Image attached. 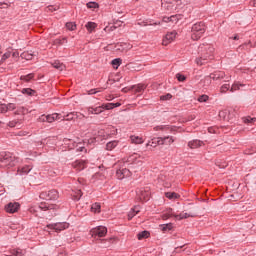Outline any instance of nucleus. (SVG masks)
Returning <instances> with one entry per match:
<instances>
[{
	"mask_svg": "<svg viewBox=\"0 0 256 256\" xmlns=\"http://www.w3.org/2000/svg\"><path fill=\"white\" fill-rule=\"evenodd\" d=\"M213 53H215V47L209 43L200 44L198 47L199 57L196 59L197 65H205L213 59Z\"/></svg>",
	"mask_w": 256,
	"mask_h": 256,
	"instance_id": "f257e3e1",
	"label": "nucleus"
},
{
	"mask_svg": "<svg viewBox=\"0 0 256 256\" xmlns=\"http://www.w3.org/2000/svg\"><path fill=\"white\" fill-rule=\"evenodd\" d=\"M205 34V24L203 22H198L192 26L191 29V39L193 41H199L201 37Z\"/></svg>",
	"mask_w": 256,
	"mask_h": 256,
	"instance_id": "f03ea898",
	"label": "nucleus"
},
{
	"mask_svg": "<svg viewBox=\"0 0 256 256\" xmlns=\"http://www.w3.org/2000/svg\"><path fill=\"white\" fill-rule=\"evenodd\" d=\"M40 198L46 201H55L59 199V192L57 190H49L40 193Z\"/></svg>",
	"mask_w": 256,
	"mask_h": 256,
	"instance_id": "7ed1b4c3",
	"label": "nucleus"
},
{
	"mask_svg": "<svg viewBox=\"0 0 256 256\" xmlns=\"http://www.w3.org/2000/svg\"><path fill=\"white\" fill-rule=\"evenodd\" d=\"M46 229H52L56 231V233H60V231H65V229H69V223L67 222H59L54 224H48Z\"/></svg>",
	"mask_w": 256,
	"mask_h": 256,
	"instance_id": "20e7f679",
	"label": "nucleus"
},
{
	"mask_svg": "<svg viewBox=\"0 0 256 256\" xmlns=\"http://www.w3.org/2000/svg\"><path fill=\"white\" fill-rule=\"evenodd\" d=\"M92 237H105L107 235V228L105 226H98L90 231Z\"/></svg>",
	"mask_w": 256,
	"mask_h": 256,
	"instance_id": "39448f33",
	"label": "nucleus"
},
{
	"mask_svg": "<svg viewBox=\"0 0 256 256\" xmlns=\"http://www.w3.org/2000/svg\"><path fill=\"white\" fill-rule=\"evenodd\" d=\"M0 163L3 164V167H13V165H15V163H13V157L9 154H1Z\"/></svg>",
	"mask_w": 256,
	"mask_h": 256,
	"instance_id": "423d86ee",
	"label": "nucleus"
},
{
	"mask_svg": "<svg viewBox=\"0 0 256 256\" xmlns=\"http://www.w3.org/2000/svg\"><path fill=\"white\" fill-rule=\"evenodd\" d=\"M175 39H177V32L176 31L168 32L162 40V45L167 46L169 45V43H173Z\"/></svg>",
	"mask_w": 256,
	"mask_h": 256,
	"instance_id": "0eeeda50",
	"label": "nucleus"
},
{
	"mask_svg": "<svg viewBox=\"0 0 256 256\" xmlns=\"http://www.w3.org/2000/svg\"><path fill=\"white\" fill-rule=\"evenodd\" d=\"M225 78V72L223 71H215L211 73L208 77L205 78V81H209V79H212L213 81H219V79Z\"/></svg>",
	"mask_w": 256,
	"mask_h": 256,
	"instance_id": "6e6552de",
	"label": "nucleus"
},
{
	"mask_svg": "<svg viewBox=\"0 0 256 256\" xmlns=\"http://www.w3.org/2000/svg\"><path fill=\"white\" fill-rule=\"evenodd\" d=\"M19 207H21L19 205V203L17 202H10L6 207V213H17V211H19Z\"/></svg>",
	"mask_w": 256,
	"mask_h": 256,
	"instance_id": "1a4fd4ad",
	"label": "nucleus"
},
{
	"mask_svg": "<svg viewBox=\"0 0 256 256\" xmlns=\"http://www.w3.org/2000/svg\"><path fill=\"white\" fill-rule=\"evenodd\" d=\"M116 177L118 179H125V177H131V170H129L127 168L119 169L116 172Z\"/></svg>",
	"mask_w": 256,
	"mask_h": 256,
	"instance_id": "9d476101",
	"label": "nucleus"
},
{
	"mask_svg": "<svg viewBox=\"0 0 256 256\" xmlns=\"http://www.w3.org/2000/svg\"><path fill=\"white\" fill-rule=\"evenodd\" d=\"M73 167L76 171H83L87 167V162L85 160H76L73 163Z\"/></svg>",
	"mask_w": 256,
	"mask_h": 256,
	"instance_id": "9b49d317",
	"label": "nucleus"
},
{
	"mask_svg": "<svg viewBox=\"0 0 256 256\" xmlns=\"http://www.w3.org/2000/svg\"><path fill=\"white\" fill-rule=\"evenodd\" d=\"M173 3H175L173 0H162V9L164 11H173V7H175Z\"/></svg>",
	"mask_w": 256,
	"mask_h": 256,
	"instance_id": "f8f14e48",
	"label": "nucleus"
},
{
	"mask_svg": "<svg viewBox=\"0 0 256 256\" xmlns=\"http://www.w3.org/2000/svg\"><path fill=\"white\" fill-rule=\"evenodd\" d=\"M203 145H205V142L201 140H192L188 142V147L190 149H199V147H203Z\"/></svg>",
	"mask_w": 256,
	"mask_h": 256,
	"instance_id": "ddd939ff",
	"label": "nucleus"
},
{
	"mask_svg": "<svg viewBox=\"0 0 256 256\" xmlns=\"http://www.w3.org/2000/svg\"><path fill=\"white\" fill-rule=\"evenodd\" d=\"M59 119H61V114L59 113L46 115V123H54V121H57Z\"/></svg>",
	"mask_w": 256,
	"mask_h": 256,
	"instance_id": "4468645a",
	"label": "nucleus"
},
{
	"mask_svg": "<svg viewBox=\"0 0 256 256\" xmlns=\"http://www.w3.org/2000/svg\"><path fill=\"white\" fill-rule=\"evenodd\" d=\"M87 111L90 115H99V114L103 113V106L101 105V106H98L95 108L88 107Z\"/></svg>",
	"mask_w": 256,
	"mask_h": 256,
	"instance_id": "2eb2a0df",
	"label": "nucleus"
},
{
	"mask_svg": "<svg viewBox=\"0 0 256 256\" xmlns=\"http://www.w3.org/2000/svg\"><path fill=\"white\" fill-rule=\"evenodd\" d=\"M140 212L141 207L135 206L134 208H132L128 213V221H131V219H133V217H135V215H138Z\"/></svg>",
	"mask_w": 256,
	"mask_h": 256,
	"instance_id": "dca6fc26",
	"label": "nucleus"
},
{
	"mask_svg": "<svg viewBox=\"0 0 256 256\" xmlns=\"http://www.w3.org/2000/svg\"><path fill=\"white\" fill-rule=\"evenodd\" d=\"M85 117L83 114H79L77 112H72L67 114L66 116L63 117V121H73V119L77 118V117Z\"/></svg>",
	"mask_w": 256,
	"mask_h": 256,
	"instance_id": "f3484780",
	"label": "nucleus"
},
{
	"mask_svg": "<svg viewBox=\"0 0 256 256\" xmlns=\"http://www.w3.org/2000/svg\"><path fill=\"white\" fill-rule=\"evenodd\" d=\"M147 86H145V84H137L134 86H131L130 89H132V91H134V93H143L145 91Z\"/></svg>",
	"mask_w": 256,
	"mask_h": 256,
	"instance_id": "a211bd4d",
	"label": "nucleus"
},
{
	"mask_svg": "<svg viewBox=\"0 0 256 256\" xmlns=\"http://www.w3.org/2000/svg\"><path fill=\"white\" fill-rule=\"evenodd\" d=\"M175 219H178V221H181L183 219H189V217H194L191 213L182 212L179 215H174Z\"/></svg>",
	"mask_w": 256,
	"mask_h": 256,
	"instance_id": "6ab92c4d",
	"label": "nucleus"
},
{
	"mask_svg": "<svg viewBox=\"0 0 256 256\" xmlns=\"http://www.w3.org/2000/svg\"><path fill=\"white\" fill-rule=\"evenodd\" d=\"M117 145H119V141H117V140L108 142L106 144V151H113V149H115V147H117Z\"/></svg>",
	"mask_w": 256,
	"mask_h": 256,
	"instance_id": "aec40b11",
	"label": "nucleus"
},
{
	"mask_svg": "<svg viewBox=\"0 0 256 256\" xmlns=\"http://www.w3.org/2000/svg\"><path fill=\"white\" fill-rule=\"evenodd\" d=\"M130 141H131V143H134V145H141L144 143L143 138H141L139 136H131Z\"/></svg>",
	"mask_w": 256,
	"mask_h": 256,
	"instance_id": "412c9836",
	"label": "nucleus"
},
{
	"mask_svg": "<svg viewBox=\"0 0 256 256\" xmlns=\"http://www.w3.org/2000/svg\"><path fill=\"white\" fill-rule=\"evenodd\" d=\"M52 67H54V69H58V71H63L65 69V64L61 63L59 60H56L52 63Z\"/></svg>",
	"mask_w": 256,
	"mask_h": 256,
	"instance_id": "4be33fe9",
	"label": "nucleus"
},
{
	"mask_svg": "<svg viewBox=\"0 0 256 256\" xmlns=\"http://www.w3.org/2000/svg\"><path fill=\"white\" fill-rule=\"evenodd\" d=\"M165 197H167V199H170L171 201H175V199H179L180 196L175 192H166Z\"/></svg>",
	"mask_w": 256,
	"mask_h": 256,
	"instance_id": "5701e85b",
	"label": "nucleus"
},
{
	"mask_svg": "<svg viewBox=\"0 0 256 256\" xmlns=\"http://www.w3.org/2000/svg\"><path fill=\"white\" fill-rule=\"evenodd\" d=\"M86 29L89 33H93V31H95V29H97V23L95 22H88L86 24Z\"/></svg>",
	"mask_w": 256,
	"mask_h": 256,
	"instance_id": "b1692460",
	"label": "nucleus"
},
{
	"mask_svg": "<svg viewBox=\"0 0 256 256\" xmlns=\"http://www.w3.org/2000/svg\"><path fill=\"white\" fill-rule=\"evenodd\" d=\"M160 229L163 233H167V231H171V229H173V224L172 223L162 224L160 225Z\"/></svg>",
	"mask_w": 256,
	"mask_h": 256,
	"instance_id": "393cba45",
	"label": "nucleus"
},
{
	"mask_svg": "<svg viewBox=\"0 0 256 256\" xmlns=\"http://www.w3.org/2000/svg\"><path fill=\"white\" fill-rule=\"evenodd\" d=\"M138 199L139 201H149V194L147 192L140 191L138 194Z\"/></svg>",
	"mask_w": 256,
	"mask_h": 256,
	"instance_id": "a878e982",
	"label": "nucleus"
},
{
	"mask_svg": "<svg viewBox=\"0 0 256 256\" xmlns=\"http://www.w3.org/2000/svg\"><path fill=\"white\" fill-rule=\"evenodd\" d=\"M39 208L42 210V211H49L51 209H55V205L51 204H46V203H41Z\"/></svg>",
	"mask_w": 256,
	"mask_h": 256,
	"instance_id": "bb28decb",
	"label": "nucleus"
},
{
	"mask_svg": "<svg viewBox=\"0 0 256 256\" xmlns=\"http://www.w3.org/2000/svg\"><path fill=\"white\" fill-rule=\"evenodd\" d=\"M173 19H175V21H179V15H172L170 17H164L162 19L163 23H171V21H173Z\"/></svg>",
	"mask_w": 256,
	"mask_h": 256,
	"instance_id": "cd10ccee",
	"label": "nucleus"
},
{
	"mask_svg": "<svg viewBox=\"0 0 256 256\" xmlns=\"http://www.w3.org/2000/svg\"><path fill=\"white\" fill-rule=\"evenodd\" d=\"M175 213H173V209H169L167 213L162 215V219L164 221H167V219H169V217H175Z\"/></svg>",
	"mask_w": 256,
	"mask_h": 256,
	"instance_id": "c85d7f7f",
	"label": "nucleus"
},
{
	"mask_svg": "<svg viewBox=\"0 0 256 256\" xmlns=\"http://www.w3.org/2000/svg\"><path fill=\"white\" fill-rule=\"evenodd\" d=\"M92 213H101V204L94 203L91 207Z\"/></svg>",
	"mask_w": 256,
	"mask_h": 256,
	"instance_id": "c756f323",
	"label": "nucleus"
},
{
	"mask_svg": "<svg viewBox=\"0 0 256 256\" xmlns=\"http://www.w3.org/2000/svg\"><path fill=\"white\" fill-rule=\"evenodd\" d=\"M31 171V167L25 166L18 170L20 175H27Z\"/></svg>",
	"mask_w": 256,
	"mask_h": 256,
	"instance_id": "7c9ffc66",
	"label": "nucleus"
},
{
	"mask_svg": "<svg viewBox=\"0 0 256 256\" xmlns=\"http://www.w3.org/2000/svg\"><path fill=\"white\" fill-rule=\"evenodd\" d=\"M175 143V139L171 136L164 137V145H173Z\"/></svg>",
	"mask_w": 256,
	"mask_h": 256,
	"instance_id": "2f4dec72",
	"label": "nucleus"
},
{
	"mask_svg": "<svg viewBox=\"0 0 256 256\" xmlns=\"http://www.w3.org/2000/svg\"><path fill=\"white\" fill-rule=\"evenodd\" d=\"M20 57H22V59H26V61H31V59H33V54L29 53V52H23Z\"/></svg>",
	"mask_w": 256,
	"mask_h": 256,
	"instance_id": "473e14b6",
	"label": "nucleus"
},
{
	"mask_svg": "<svg viewBox=\"0 0 256 256\" xmlns=\"http://www.w3.org/2000/svg\"><path fill=\"white\" fill-rule=\"evenodd\" d=\"M53 11H59L58 5H50L46 8V13H53Z\"/></svg>",
	"mask_w": 256,
	"mask_h": 256,
	"instance_id": "72a5a7b5",
	"label": "nucleus"
},
{
	"mask_svg": "<svg viewBox=\"0 0 256 256\" xmlns=\"http://www.w3.org/2000/svg\"><path fill=\"white\" fill-rule=\"evenodd\" d=\"M22 93L24 95H30V96H33L35 95V90L31 89V88H24L22 89Z\"/></svg>",
	"mask_w": 256,
	"mask_h": 256,
	"instance_id": "f704fd0d",
	"label": "nucleus"
},
{
	"mask_svg": "<svg viewBox=\"0 0 256 256\" xmlns=\"http://www.w3.org/2000/svg\"><path fill=\"white\" fill-rule=\"evenodd\" d=\"M103 111H109L110 109H115V103H107V104H102Z\"/></svg>",
	"mask_w": 256,
	"mask_h": 256,
	"instance_id": "c9c22d12",
	"label": "nucleus"
},
{
	"mask_svg": "<svg viewBox=\"0 0 256 256\" xmlns=\"http://www.w3.org/2000/svg\"><path fill=\"white\" fill-rule=\"evenodd\" d=\"M243 121L244 123H246L247 125H253V123H255L256 121V118H251V117H246V118H243Z\"/></svg>",
	"mask_w": 256,
	"mask_h": 256,
	"instance_id": "e433bc0d",
	"label": "nucleus"
},
{
	"mask_svg": "<svg viewBox=\"0 0 256 256\" xmlns=\"http://www.w3.org/2000/svg\"><path fill=\"white\" fill-rule=\"evenodd\" d=\"M66 28L68 31H75V29H77V25L73 22H68L66 23Z\"/></svg>",
	"mask_w": 256,
	"mask_h": 256,
	"instance_id": "4c0bfd02",
	"label": "nucleus"
},
{
	"mask_svg": "<svg viewBox=\"0 0 256 256\" xmlns=\"http://www.w3.org/2000/svg\"><path fill=\"white\" fill-rule=\"evenodd\" d=\"M35 77V75L33 73L21 76L20 79L22 81H31V79H33Z\"/></svg>",
	"mask_w": 256,
	"mask_h": 256,
	"instance_id": "58836bf2",
	"label": "nucleus"
},
{
	"mask_svg": "<svg viewBox=\"0 0 256 256\" xmlns=\"http://www.w3.org/2000/svg\"><path fill=\"white\" fill-rule=\"evenodd\" d=\"M122 60L121 58H116L114 60H112V65L115 69H117L119 67V65H121Z\"/></svg>",
	"mask_w": 256,
	"mask_h": 256,
	"instance_id": "ea45409f",
	"label": "nucleus"
},
{
	"mask_svg": "<svg viewBox=\"0 0 256 256\" xmlns=\"http://www.w3.org/2000/svg\"><path fill=\"white\" fill-rule=\"evenodd\" d=\"M81 197H83V192H81V190H78V191L73 195L74 201H79V199H81Z\"/></svg>",
	"mask_w": 256,
	"mask_h": 256,
	"instance_id": "a19ab883",
	"label": "nucleus"
},
{
	"mask_svg": "<svg viewBox=\"0 0 256 256\" xmlns=\"http://www.w3.org/2000/svg\"><path fill=\"white\" fill-rule=\"evenodd\" d=\"M63 43H67V38H58V39H56V40H54V44L55 45H63Z\"/></svg>",
	"mask_w": 256,
	"mask_h": 256,
	"instance_id": "79ce46f5",
	"label": "nucleus"
},
{
	"mask_svg": "<svg viewBox=\"0 0 256 256\" xmlns=\"http://www.w3.org/2000/svg\"><path fill=\"white\" fill-rule=\"evenodd\" d=\"M147 237H149V232L148 231H143L141 233L138 234V239H147Z\"/></svg>",
	"mask_w": 256,
	"mask_h": 256,
	"instance_id": "37998d69",
	"label": "nucleus"
},
{
	"mask_svg": "<svg viewBox=\"0 0 256 256\" xmlns=\"http://www.w3.org/2000/svg\"><path fill=\"white\" fill-rule=\"evenodd\" d=\"M27 113V109L25 107H19L15 112V115H25Z\"/></svg>",
	"mask_w": 256,
	"mask_h": 256,
	"instance_id": "c03bdc74",
	"label": "nucleus"
},
{
	"mask_svg": "<svg viewBox=\"0 0 256 256\" xmlns=\"http://www.w3.org/2000/svg\"><path fill=\"white\" fill-rule=\"evenodd\" d=\"M239 87H243V84L234 83L230 89L231 93H233L234 91H239Z\"/></svg>",
	"mask_w": 256,
	"mask_h": 256,
	"instance_id": "a18cd8bd",
	"label": "nucleus"
},
{
	"mask_svg": "<svg viewBox=\"0 0 256 256\" xmlns=\"http://www.w3.org/2000/svg\"><path fill=\"white\" fill-rule=\"evenodd\" d=\"M157 145H159V144L157 143V138H153L151 142H148V143L146 144V147H157Z\"/></svg>",
	"mask_w": 256,
	"mask_h": 256,
	"instance_id": "49530a36",
	"label": "nucleus"
},
{
	"mask_svg": "<svg viewBox=\"0 0 256 256\" xmlns=\"http://www.w3.org/2000/svg\"><path fill=\"white\" fill-rule=\"evenodd\" d=\"M87 7H88V9H98L99 4H97L96 2H88Z\"/></svg>",
	"mask_w": 256,
	"mask_h": 256,
	"instance_id": "de8ad7c7",
	"label": "nucleus"
},
{
	"mask_svg": "<svg viewBox=\"0 0 256 256\" xmlns=\"http://www.w3.org/2000/svg\"><path fill=\"white\" fill-rule=\"evenodd\" d=\"M198 101H199V103H207V101H209V96H207V95H201V96L198 98Z\"/></svg>",
	"mask_w": 256,
	"mask_h": 256,
	"instance_id": "09e8293b",
	"label": "nucleus"
},
{
	"mask_svg": "<svg viewBox=\"0 0 256 256\" xmlns=\"http://www.w3.org/2000/svg\"><path fill=\"white\" fill-rule=\"evenodd\" d=\"M167 129H169V126H166V125H160V126L154 127V131H165Z\"/></svg>",
	"mask_w": 256,
	"mask_h": 256,
	"instance_id": "8fccbe9b",
	"label": "nucleus"
},
{
	"mask_svg": "<svg viewBox=\"0 0 256 256\" xmlns=\"http://www.w3.org/2000/svg\"><path fill=\"white\" fill-rule=\"evenodd\" d=\"M176 79H178V81L182 82L187 80V77H185V75L181 74V73H177L176 74Z\"/></svg>",
	"mask_w": 256,
	"mask_h": 256,
	"instance_id": "3c124183",
	"label": "nucleus"
},
{
	"mask_svg": "<svg viewBox=\"0 0 256 256\" xmlns=\"http://www.w3.org/2000/svg\"><path fill=\"white\" fill-rule=\"evenodd\" d=\"M229 89H230L229 84H224L220 88V93H227V91H229Z\"/></svg>",
	"mask_w": 256,
	"mask_h": 256,
	"instance_id": "603ef678",
	"label": "nucleus"
},
{
	"mask_svg": "<svg viewBox=\"0 0 256 256\" xmlns=\"http://www.w3.org/2000/svg\"><path fill=\"white\" fill-rule=\"evenodd\" d=\"M120 47H123V48H118L119 51H125V49H127V50L131 49V45H129L127 43L121 44Z\"/></svg>",
	"mask_w": 256,
	"mask_h": 256,
	"instance_id": "864d4df0",
	"label": "nucleus"
},
{
	"mask_svg": "<svg viewBox=\"0 0 256 256\" xmlns=\"http://www.w3.org/2000/svg\"><path fill=\"white\" fill-rule=\"evenodd\" d=\"M39 123H47V115L43 114L38 118Z\"/></svg>",
	"mask_w": 256,
	"mask_h": 256,
	"instance_id": "5fc2aeb1",
	"label": "nucleus"
},
{
	"mask_svg": "<svg viewBox=\"0 0 256 256\" xmlns=\"http://www.w3.org/2000/svg\"><path fill=\"white\" fill-rule=\"evenodd\" d=\"M7 111H15L16 106L13 103H9L6 105Z\"/></svg>",
	"mask_w": 256,
	"mask_h": 256,
	"instance_id": "6e6d98bb",
	"label": "nucleus"
},
{
	"mask_svg": "<svg viewBox=\"0 0 256 256\" xmlns=\"http://www.w3.org/2000/svg\"><path fill=\"white\" fill-rule=\"evenodd\" d=\"M173 96L171 94H166L160 97L161 101H169Z\"/></svg>",
	"mask_w": 256,
	"mask_h": 256,
	"instance_id": "4d7b16f0",
	"label": "nucleus"
},
{
	"mask_svg": "<svg viewBox=\"0 0 256 256\" xmlns=\"http://www.w3.org/2000/svg\"><path fill=\"white\" fill-rule=\"evenodd\" d=\"M0 113H7V104H0Z\"/></svg>",
	"mask_w": 256,
	"mask_h": 256,
	"instance_id": "13d9d810",
	"label": "nucleus"
},
{
	"mask_svg": "<svg viewBox=\"0 0 256 256\" xmlns=\"http://www.w3.org/2000/svg\"><path fill=\"white\" fill-rule=\"evenodd\" d=\"M156 141H157L158 145H165L164 137H158V138H156Z\"/></svg>",
	"mask_w": 256,
	"mask_h": 256,
	"instance_id": "bf43d9fd",
	"label": "nucleus"
},
{
	"mask_svg": "<svg viewBox=\"0 0 256 256\" xmlns=\"http://www.w3.org/2000/svg\"><path fill=\"white\" fill-rule=\"evenodd\" d=\"M17 123H19V121L13 120V121H10V122L8 123V126H9V127H17Z\"/></svg>",
	"mask_w": 256,
	"mask_h": 256,
	"instance_id": "052dcab7",
	"label": "nucleus"
},
{
	"mask_svg": "<svg viewBox=\"0 0 256 256\" xmlns=\"http://www.w3.org/2000/svg\"><path fill=\"white\" fill-rule=\"evenodd\" d=\"M11 57V52H6L3 56H2V61H6V59H9Z\"/></svg>",
	"mask_w": 256,
	"mask_h": 256,
	"instance_id": "680f3d73",
	"label": "nucleus"
},
{
	"mask_svg": "<svg viewBox=\"0 0 256 256\" xmlns=\"http://www.w3.org/2000/svg\"><path fill=\"white\" fill-rule=\"evenodd\" d=\"M122 24H123V21H121V20H116V21L114 22V25H115L116 27H121Z\"/></svg>",
	"mask_w": 256,
	"mask_h": 256,
	"instance_id": "e2e57ef3",
	"label": "nucleus"
},
{
	"mask_svg": "<svg viewBox=\"0 0 256 256\" xmlns=\"http://www.w3.org/2000/svg\"><path fill=\"white\" fill-rule=\"evenodd\" d=\"M96 93H99V91H96L95 89H91L88 91V95H95Z\"/></svg>",
	"mask_w": 256,
	"mask_h": 256,
	"instance_id": "0e129e2a",
	"label": "nucleus"
},
{
	"mask_svg": "<svg viewBox=\"0 0 256 256\" xmlns=\"http://www.w3.org/2000/svg\"><path fill=\"white\" fill-rule=\"evenodd\" d=\"M12 254L17 256V255H21V252L19 250H13Z\"/></svg>",
	"mask_w": 256,
	"mask_h": 256,
	"instance_id": "69168bd1",
	"label": "nucleus"
},
{
	"mask_svg": "<svg viewBox=\"0 0 256 256\" xmlns=\"http://www.w3.org/2000/svg\"><path fill=\"white\" fill-rule=\"evenodd\" d=\"M127 91H133V89H131V87L130 88H123L122 89L123 93H127Z\"/></svg>",
	"mask_w": 256,
	"mask_h": 256,
	"instance_id": "338daca9",
	"label": "nucleus"
},
{
	"mask_svg": "<svg viewBox=\"0 0 256 256\" xmlns=\"http://www.w3.org/2000/svg\"><path fill=\"white\" fill-rule=\"evenodd\" d=\"M251 5H253V7H256V1L253 0V1L251 2Z\"/></svg>",
	"mask_w": 256,
	"mask_h": 256,
	"instance_id": "774afa93",
	"label": "nucleus"
}]
</instances>
